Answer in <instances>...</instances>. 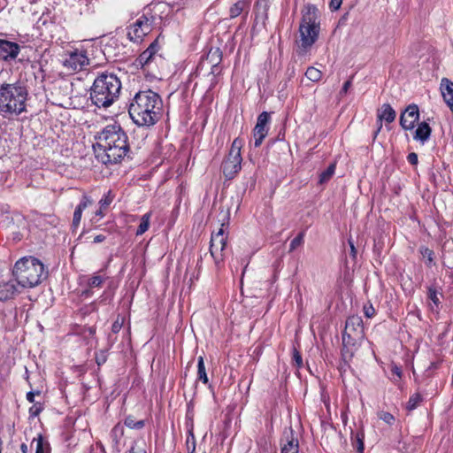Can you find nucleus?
Listing matches in <instances>:
<instances>
[{"instance_id": "obj_1", "label": "nucleus", "mask_w": 453, "mask_h": 453, "mask_svg": "<svg viewBox=\"0 0 453 453\" xmlns=\"http://www.w3.org/2000/svg\"><path fill=\"white\" fill-rule=\"evenodd\" d=\"M96 158L104 165L121 162L129 151L128 137L119 125H108L95 135Z\"/></svg>"}, {"instance_id": "obj_2", "label": "nucleus", "mask_w": 453, "mask_h": 453, "mask_svg": "<svg viewBox=\"0 0 453 453\" xmlns=\"http://www.w3.org/2000/svg\"><path fill=\"white\" fill-rule=\"evenodd\" d=\"M163 102L160 96L150 90L137 92L128 107L132 120L139 127L156 124L161 114Z\"/></svg>"}, {"instance_id": "obj_3", "label": "nucleus", "mask_w": 453, "mask_h": 453, "mask_svg": "<svg viewBox=\"0 0 453 453\" xmlns=\"http://www.w3.org/2000/svg\"><path fill=\"white\" fill-rule=\"evenodd\" d=\"M120 91L121 82L115 74L102 73L93 82L90 89V100L99 108H107L118 100Z\"/></svg>"}, {"instance_id": "obj_4", "label": "nucleus", "mask_w": 453, "mask_h": 453, "mask_svg": "<svg viewBox=\"0 0 453 453\" xmlns=\"http://www.w3.org/2000/svg\"><path fill=\"white\" fill-rule=\"evenodd\" d=\"M320 33V15L319 9L308 4L302 12L299 24V39L296 41L299 54H304L312 47Z\"/></svg>"}, {"instance_id": "obj_5", "label": "nucleus", "mask_w": 453, "mask_h": 453, "mask_svg": "<svg viewBox=\"0 0 453 453\" xmlns=\"http://www.w3.org/2000/svg\"><path fill=\"white\" fill-rule=\"evenodd\" d=\"M12 273L18 284L23 288H34L47 277L43 264L33 257H22L18 260Z\"/></svg>"}, {"instance_id": "obj_6", "label": "nucleus", "mask_w": 453, "mask_h": 453, "mask_svg": "<svg viewBox=\"0 0 453 453\" xmlns=\"http://www.w3.org/2000/svg\"><path fill=\"white\" fill-rule=\"evenodd\" d=\"M28 92L21 84H3L0 87V111L18 116L26 111Z\"/></svg>"}, {"instance_id": "obj_7", "label": "nucleus", "mask_w": 453, "mask_h": 453, "mask_svg": "<svg viewBox=\"0 0 453 453\" xmlns=\"http://www.w3.org/2000/svg\"><path fill=\"white\" fill-rule=\"evenodd\" d=\"M363 320L359 316L348 318L342 333V357L345 363L349 362L358 349L364 339Z\"/></svg>"}, {"instance_id": "obj_8", "label": "nucleus", "mask_w": 453, "mask_h": 453, "mask_svg": "<svg viewBox=\"0 0 453 453\" xmlns=\"http://www.w3.org/2000/svg\"><path fill=\"white\" fill-rule=\"evenodd\" d=\"M242 141L234 139L227 157L222 163L221 168L224 176L227 180L234 178L236 173L241 170L242 156H241Z\"/></svg>"}, {"instance_id": "obj_9", "label": "nucleus", "mask_w": 453, "mask_h": 453, "mask_svg": "<svg viewBox=\"0 0 453 453\" xmlns=\"http://www.w3.org/2000/svg\"><path fill=\"white\" fill-rule=\"evenodd\" d=\"M227 236L224 233L223 225L217 233H212L210 242V253L216 267L219 268L224 260V250L226 247Z\"/></svg>"}, {"instance_id": "obj_10", "label": "nucleus", "mask_w": 453, "mask_h": 453, "mask_svg": "<svg viewBox=\"0 0 453 453\" xmlns=\"http://www.w3.org/2000/svg\"><path fill=\"white\" fill-rule=\"evenodd\" d=\"M153 20L146 15L139 17L134 24L127 27V36L133 42H141L152 29Z\"/></svg>"}, {"instance_id": "obj_11", "label": "nucleus", "mask_w": 453, "mask_h": 453, "mask_svg": "<svg viewBox=\"0 0 453 453\" xmlns=\"http://www.w3.org/2000/svg\"><path fill=\"white\" fill-rule=\"evenodd\" d=\"M270 113L263 111L257 117V124L253 129L254 135V146L259 147L262 144L263 140L268 134V124L270 122Z\"/></svg>"}, {"instance_id": "obj_12", "label": "nucleus", "mask_w": 453, "mask_h": 453, "mask_svg": "<svg viewBox=\"0 0 453 453\" xmlns=\"http://www.w3.org/2000/svg\"><path fill=\"white\" fill-rule=\"evenodd\" d=\"M419 119V110L417 104H410L400 116V125L405 130H411Z\"/></svg>"}, {"instance_id": "obj_13", "label": "nucleus", "mask_w": 453, "mask_h": 453, "mask_svg": "<svg viewBox=\"0 0 453 453\" xmlns=\"http://www.w3.org/2000/svg\"><path fill=\"white\" fill-rule=\"evenodd\" d=\"M97 48L91 40L82 41L77 43L73 50L69 52V57H89L96 56Z\"/></svg>"}, {"instance_id": "obj_14", "label": "nucleus", "mask_w": 453, "mask_h": 453, "mask_svg": "<svg viewBox=\"0 0 453 453\" xmlns=\"http://www.w3.org/2000/svg\"><path fill=\"white\" fill-rule=\"evenodd\" d=\"M60 63L64 68L62 73L66 75L73 74L81 71L86 65H89V58H62Z\"/></svg>"}, {"instance_id": "obj_15", "label": "nucleus", "mask_w": 453, "mask_h": 453, "mask_svg": "<svg viewBox=\"0 0 453 453\" xmlns=\"http://www.w3.org/2000/svg\"><path fill=\"white\" fill-rule=\"evenodd\" d=\"M396 117V113L395 110L388 104H384L381 108L378 111V119L380 121V126L375 132V136L380 131L382 127V120H385L388 123H392Z\"/></svg>"}, {"instance_id": "obj_16", "label": "nucleus", "mask_w": 453, "mask_h": 453, "mask_svg": "<svg viewBox=\"0 0 453 453\" xmlns=\"http://www.w3.org/2000/svg\"><path fill=\"white\" fill-rule=\"evenodd\" d=\"M440 89L444 102L453 112V82L448 78H442L440 84Z\"/></svg>"}, {"instance_id": "obj_17", "label": "nucleus", "mask_w": 453, "mask_h": 453, "mask_svg": "<svg viewBox=\"0 0 453 453\" xmlns=\"http://www.w3.org/2000/svg\"><path fill=\"white\" fill-rule=\"evenodd\" d=\"M19 49L18 43L0 38V57H17Z\"/></svg>"}, {"instance_id": "obj_18", "label": "nucleus", "mask_w": 453, "mask_h": 453, "mask_svg": "<svg viewBox=\"0 0 453 453\" xmlns=\"http://www.w3.org/2000/svg\"><path fill=\"white\" fill-rule=\"evenodd\" d=\"M281 453H298L299 452V442L298 440L294 436L293 431H290L289 434L286 436L285 442L281 444Z\"/></svg>"}, {"instance_id": "obj_19", "label": "nucleus", "mask_w": 453, "mask_h": 453, "mask_svg": "<svg viewBox=\"0 0 453 453\" xmlns=\"http://www.w3.org/2000/svg\"><path fill=\"white\" fill-rule=\"evenodd\" d=\"M431 133L432 129L428 123L423 121L418 124V128L416 129L413 135V139L420 141L422 143H424L430 138Z\"/></svg>"}, {"instance_id": "obj_20", "label": "nucleus", "mask_w": 453, "mask_h": 453, "mask_svg": "<svg viewBox=\"0 0 453 453\" xmlns=\"http://www.w3.org/2000/svg\"><path fill=\"white\" fill-rule=\"evenodd\" d=\"M17 289L13 283L4 282L0 284V301H6L14 296Z\"/></svg>"}, {"instance_id": "obj_21", "label": "nucleus", "mask_w": 453, "mask_h": 453, "mask_svg": "<svg viewBox=\"0 0 453 453\" xmlns=\"http://www.w3.org/2000/svg\"><path fill=\"white\" fill-rule=\"evenodd\" d=\"M249 1L248 0H239L235 4H234L229 10L230 18L234 19L238 17L242 12L249 9Z\"/></svg>"}, {"instance_id": "obj_22", "label": "nucleus", "mask_w": 453, "mask_h": 453, "mask_svg": "<svg viewBox=\"0 0 453 453\" xmlns=\"http://www.w3.org/2000/svg\"><path fill=\"white\" fill-rule=\"evenodd\" d=\"M197 380H201L205 385L209 383L204 360L202 356L198 357L197 360Z\"/></svg>"}, {"instance_id": "obj_23", "label": "nucleus", "mask_w": 453, "mask_h": 453, "mask_svg": "<svg viewBox=\"0 0 453 453\" xmlns=\"http://www.w3.org/2000/svg\"><path fill=\"white\" fill-rule=\"evenodd\" d=\"M33 443H35V453H50V444L41 434L34 438Z\"/></svg>"}, {"instance_id": "obj_24", "label": "nucleus", "mask_w": 453, "mask_h": 453, "mask_svg": "<svg viewBox=\"0 0 453 453\" xmlns=\"http://www.w3.org/2000/svg\"><path fill=\"white\" fill-rule=\"evenodd\" d=\"M150 217L151 212H147L142 217L140 225L136 230V235H142L149 229Z\"/></svg>"}, {"instance_id": "obj_25", "label": "nucleus", "mask_w": 453, "mask_h": 453, "mask_svg": "<svg viewBox=\"0 0 453 453\" xmlns=\"http://www.w3.org/2000/svg\"><path fill=\"white\" fill-rule=\"evenodd\" d=\"M125 426L131 429H142L145 426L144 420H135L134 416H127L124 420Z\"/></svg>"}, {"instance_id": "obj_26", "label": "nucleus", "mask_w": 453, "mask_h": 453, "mask_svg": "<svg viewBox=\"0 0 453 453\" xmlns=\"http://www.w3.org/2000/svg\"><path fill=\"white\" fill-rule=\"evenodd\" d=\"M422 257L424 258H426V265L427 267H432L434 265V253L432 250H430L429 248L427 247H421L420 250H419Z\"/></svg>"}, {"instance_id": "obj_27", "label": "nucleus", "mask_w": 453, "mask_h": 453, "mask_svg": "<svg viewBox=\"0 0 453 453\" xmlns=\"http://www.w3.org/2000/svg\"><path fill=\"white\" fill-rule=\"evenodd\" d=\"M305 75L310 81H318L322 77V72L313 66H311L306 70Z\"/></svg>"}, {"instance_id": "obj_28", "label": "nucleus", "mask_w": 453, "mask_h": 453, "mask_svg": "<svg viewBox=\"0 0 453 453\" xmlns=\"http://www.w3.org/2000/svg\"><path fill=\"white\" fill-rule=\"evenodd\" d=\"M335 171V165L331 164L325 171L319 175V182L325 183L331 179Z\"/></svg>"}, {"instance_id": "obj_29", "label": "nucleus", "mask_w": 453, "mask_h": 453, "mask_svg": "<svg viewBox=\"0 0 453 453\" xmlns=\"http://www.w3.org/2000/svg\"><path fill=\"white\" fill-rule=\"evenodd\" d=\"M129 453H147L145 441L143 439L135 441L131 447Z\"/></svg>"}, {"instance_id": "obj_30", "label": "nucleus", "mask_w": 453, "mask_h": 453, "mask_svg": "<svg viewBox=\"0 0 453 453\" xmlns=\"http://www.w3.org/2000/svg\"><path fill=\"white\" fill-rule=\"evenodd\" d=\"M421 401H422V396L418 393L413 394L410 397V399L407 403V405H406L407 410L413 411L414 409H416L418 407V405L420 403Z\"/></svg>"}, {"instance_id": "obj_31", "label": "nucleus", "mask_w": 453, "mask_h": 453, "mask_svg": "<svg viewBox=\"0 0 453 453\" xmlns=\"http://www.w3.org/2000/svg\"><path fill=\"white\" fill-rule=\"evenodd\" d=\"M158 38H157L140 57H153L158 50Z\"/></svg>"}, {"instance_id": "obj_32", "label": "nucleus", "mask_w": 453, "mask_h": 453, "mask_svg": "<svg viewBox=\"0 0 453 453\" xmlns=\"http://www.w3.org/2000/svg\"><path fill=\"white\" fill-rule=\"evenodd\" d=\"M304 242V232H300L296 237H295L289 246V252L295 250L297 247L303 245Z\"/></svg>"}, {"instance_id": "obj_33", "label": "nucleus", "mask_w": 453, "mask_h": 453, "mask_svg": "<svg viewBox=\"0 0 453 453\" xmlns=\"http://www.w3.org/2000/svg\"><path fill=\"white\" fill-rule=\"evenodd\" d=\"M378 418L389 426H392L395 420V417L391 413L384 411L378 412Z\"/></svg>"}, {"instance_id": "obj_34", "label": "nucleus", "mask_w": 453, "mask_h": 453, "mask_svg": "<svg viewBox=\"0 0 453 453\" xmlns=\"http://www.w3.org/2000/svg\"><path fill=\"white\" fill-rule=\"evenodd\" d=\"M114 195L109 190L104 196L99 201V204L102 208H107L113 201Z\"/></svg>"}, {"instance_id": "obj_35", "label": "nucleus", "mask_w": 453, "mask_h": 453, "mask_svg": "<svg viewBox=\"0 0 453 453\" xmlns=\"http://www.w3.org/2000/svg\"><path fill=\"white\" fill-rule=\"evenodd\" d=\"M152 59L153 58H145V60H143V58H135L134 65L137 67H141L142 72L145 73Z\"/></svg>"}, {"instance_id": "obj_36", "label": "nucleus", "mask_w": 453, "mask_h": 453, "mask_svg": "<svg viewBox=\"0 0 453 453\" xmlns=\"http://www.w3.org/2000/svg\"><path fill=\"white\" fill-rule=\"evenodd\" d=\"M104 281V278H103L102 276H100V275H93L88 280V285L89 288H99V287L102 286Z\"/></svg>"}, {"instance_id": "obj_37", "label": "nucleus", "mask_w": 453, "mask_h": 453, "mask_svg": "<svg viewBox=\"0 0 453 453\" xmlns=\"http://www.w3.org/2000/svg\"><path fill=\"white\" fill-rule=\"evenodd\" d=\"M428 298L436 305L438 306L440 304V299L438 296V292L433 286L428 287Z\"/></svg>"}, {"instance_id": "obj_38", "label": "nucleus", "mask_w": 453, "mask_h": 453, "mask_svg": "<svg viewBox=\"0 0 453 453\" xmlns=\"http://www.w3.org/2000/svg\"><path fill=\"white\" fill-rule=\"evenodd\" d=\"M123 324H124V318L120 317L119 315L111 326V333L118 334L120 331V329L122 328Z\"/></svg>"}, {"instance_id": "obj_39", "label": "nucleus", "mask_w": 453, "mask_h": 453, "mask_svg": "<svg viewBox=\"0 0 453 453\" xmlns=\"http://www.w3.org/2000/svg\"><path fill=\"white\" fill-rule=\"evenodd\" d=\"M43 410V406L40 403H35L33 406L29 408V414L31 417H37Z\"/></svg>"}, {"instance_id": "obj_40", "label": "nucleus", "mask_w": 453, "mask_h": 453, "mask_svg": "<svg viewBox=\"0 0 453 453\" xmlns=\"http://www.w3.org/2000/svg\"><path fill=\"white\" fill-rule=\"evenodd\" d=\"M92 204V200L87 196H83L81 201L75 209L80 210L81 212L88 206Z\"/></svg>"}, {"instance_id": "obj_41", "label": "nucleus", "mask_w": 453, "mask_h": 453, "mask_svg": "<svg viewBox=\"0 0 453 453\" xmlns=\"http://www.w3.org/2000/svg\"><path fill=\"white\" fill-rule=\"evenodd\" d=\"M186 445L188 453L191 452L193 445L196 447V439L192 429L189 431V437L187 439Z\"/></svg>"}, {"instance_id": "obj_42", "label": "nucleus", "mask_w": 453, "mask_h": 453, "mask_svg": "<svg viewBox=\"0 0 453 453\" xmlns=\"http://www.w3.org/2000/svg\"><path fill=\"white\" fill-rule=\"evenodd\" d=\"M82 212L80 210L75 209L73 219V226L77 227L81 220Z\"/></svg>"}, {"instance_id": "obj_43", "label": "nucleus", "mask_w": 453, "mask_h": 453, "mask_svg": "<svg viewBox=\"0 0 453 453\" xmlns=\"http://www.w3.org/2000/svg\"><path fill=\"white\" fill-rule=\"evenodd\" d=\"M364 312L367 318H372L375 314V309L372 307V305H365Z\"/></svg>"}, {"instance_id": "obj_44", "label": "nucleus", "mask_w": 453, "mask_h": 453, "mask_svg": "<svg viewBox=\"0 0 453 453\" xmlns=\"http://www.w3.org/2000/svg\"><path fill=\"white\" fill-rule=\"evenodd\" d=\"M342 0H331L329 7L331 11H337L342 5Z\"/></svg>"}, {"instance_id": "obj_45", "label": "nucleus", "mask_w": 453, "mask_h": 453, "mask_svg": "<svg viewBox=\"0 0 453 453\" xmlns=\"http://www.w3.org/2000/svg\"><path fill=\"white\" fill-rule=\"evenodd\" d=\"M408 162L412 165H416L418 164V155L415 152H411L407 156Z\"/></svg>"}, {"instance_id": "obj_46", "label": "nucleus", "mask_w": 453, "mask_h": 453, "mask_svg": "<svg viewBox=\"0 0 453 453\" xmlns=\"http://www.w3.org/2000/svg\"><path fill=\"white\" fill-rule=\"evenodd\" d=\"M293 358H294L296 364L297 365V366H299V367L302 366V365H303L302 357H301L300 353L298 351H296V349L294 351Z\"/></svg>"}, {"instance_id": "obj_47", "label": "nucleus", "mask_w": 453, "mask_h": 453, "mask_svg": "<svg viewBox=\"0 0 453 453\" xmlns=\"http://www.w3.org/2000/svg\"><path fill=\"white\" fill-rule=\"evenodd\" d=\"M213 59H214V58H210V60H211V61H210V64L211 65V73H219V67H218V65H219V62L214 63V62L212 61ZM206 60H209V58H206Z\"/></svg>"}, {"instance_id": "obj_48", "label": "nucleus", "mask_w": 453, "mask_h": 453, "mask_svg": "<svg viewBox=\"0 0 453 453\" xmlns=\"http://www.w3.org/2000/svg\"><path fill=\"white\" fill-rule=\"evenodd\" d=\"M350 86H351V81H350V80H349V81H347L343 84L342 88V90L340 91V95H344V94H346V93L348 92L349 88H350Z\"/></svg>"}, {"instance_id": "obj_49", "label": "nucleus", "mask_w": 453, "mask_h": 453, "mask_svg": "<svg viewBox=\"0 0 453 453\" xmlns=\"http://www.w3.org/2000/svg\"><path fill=\"white\" fill-rule=\"evenodd\" d=\"M39 394H40V392H39V391H37L36 393L30 391V392H28V393L27 394V400L29 403H35V395H39Z\"/></svg>"}, {"instance_id": "obj_50", "label": "nucleus", "mask_w": 453, "mask_h": 453, "mask_svg": "<svg viewBox=\"0 0 453 453\" xmlns=\"http://www.w3.org/2000/svg\"><path fill=\"white\" fill-rule=\"evenodd\" d=\"M105 240V236L103 235V234H98L96 235L95 238H94V241L93 242L94 243H99V242H102Z\"/></svg>"}, {"instance_id": "obj_51", "label": "nucleus", "mask_w": 453, "mask_h": 453, "mask_svg": "<svg viewBox=\"0 0 453 453\" xmlns=\"http://www.w3.org/2000/svg\"><path fill=\"white\" fill-rule=\"evenodd\" d=\"M357 450L359 452H363V450H364V442H363L362 438H360V437H357Z\"/></svg>"}, {"instance_id": "obj_52", "label": "nucleus", "mask_w": 453, "mask_h": 453, "mask_svg": "<svg viewBox=\"0 0 453 453\" xmlns=\"http://www.w3.org/2000/svg\"><path fill=\"white\" fill-rule=\"evenodd\" d=\"M119 432L122 434V427L119 425H116L111 430V434L116 435Z\"/></svg>"}, {"instance_id": "obj_53", "label": "nucleus", "mask_w": 453, "mask_h": 453, "mask_svg": "<svg viewBox=\"0 0 453 453\" xmlns=\"http://www.w3.org/2000/svg\"><path fill=\"white\" fill-rule=\"evenodd\" d=\"M349 246H350V251H351V255L353 257H356V254H357V250H356V248L354 246V243L352 241L349 240Z\"/></svg>"}, {"instance_id": "obj_54", "label": "nucleus", "mask_w": 453, "mask_h": 453, "mask_svg": "<svg viewBox=\"0 0 453 453\" xmlns=\"http://www.w3.org/2000/svg\"><path fill=\"white\" fill-rule=\"evenodd\" d=\"M104 209H105V208H102V207L100 206L99 210H97V211H96V217H99L100 219H101V218H103V217L104 216Z\"/></svg>"}, {"instance_id": "obj_55", "label": "nucleus", "mask_w": 453, "mask_h": 453, "mask_svg": "<svg viewBox=\"0 0 453 453\" xmlns=\"http://www.w3.org/2000/svg\"><path fill=\"white\" fill-rule=\"evenodd\" d=\"M20 450L22 451V453H27L29 451V447L27 444L26 443H22L20 445Z\"/></svg>"}, {"instance_id": "obj_56", "label": "nucleus", "mask_w": 453, "mask_h": 453, "mask_svg": "<svg viewBox=\"0 0 453 453\" xmlns=\"http://www.w3.org/2000/svg\"><path fill=\"white\" fill-rule=\"evenodd\" d=\"M393 372L397 374L399 377L401 376V371L398 367H395Z\"/></svg>"}, {"instance_id": "obj_57", "label": "nucleus", "mask_w": 453, "mask_h": 453, "mask_svg": "<svg viewBox=\"0 0 453 453\" xmlns=\"http://www.w3.org/2000/svg\"><path fill=\"white\" fill-rule=\"evenodd\" d=\"M190 453H195V446L193 445L192 450Z\"/></svg>"}]
</instances>
